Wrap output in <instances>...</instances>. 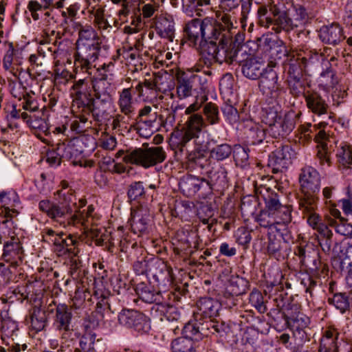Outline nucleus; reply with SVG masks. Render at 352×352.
Listing matches in <instances>:
<instances>
[{
	"instance_id": "obj_27",
	"label": "nucleus",
	"mask_w": 352,
	"mask_h": 352,
	"mask_svg": "<svg viewBox=\"0 0 352 352\" xmlns=\"http://www.w3.org/2000/svg\"><path fill=\"white\" fill-rule=\"evenodd\" d=\"M135 292L140 299L147 303H154L162 300L161 292L156 291L150 283L141 282L137 284Z\"/></svg>"
},
{
	"instance_id": "obj_63",
	"label": "nucleus",
	"mask_w": 352,
	"mask_h": 352,
	"mask_svg": "<svg viewBox=\"0 0 352 352\" xmlns=\"http://www.w3.org/2000/svg\"><path fill=\"white\" fill-rule=\"evenodd\" d=\"M265 209L269 212L274 213L284 204H281L279 196L276 193H270L265 198Z\"/></svg>"
},
{
	"instance_id": "obj_34",
	"label": "nucleus",
	"mask_w": 352,
	"mask_h": 352,
	"mask_svg": "<svg viewBox=\"0 0 352 352\" xmlns=\"http://www.w3.org/2000/svg\"><path fill=\"white\" fill-rule=\"evenodd\" d=\"M154 109L149 105H144L139 110L137 120L144 124L146 127L154 128L157 118V113Z\"/></svg>"
},
{
	"instance_id": "obj_53",
	"label": "nucleus",
	"mask_w": 352,
	"mask_h": 352,
	"mask_svg": "<svg viewBox=\"0 0 352 352\" xmlns=\"http://www.w3.org/2000/svg\"><path fill=\"white\" fill-rule=\"evenodd\" d=\"M135 114L131 113H120L113 118L112 128L113 129L120 127H126L131 121L134 120Z\"/></svg>"
},
{
	"instance_id": "obj_44",
	"label": "nucleus",
	"mask_w": 352,
	"mask_h": 352,
	"mask_svg": "<svg viewBox=\"0 0 352 352\" xmlns=\"http://www.w3.org/2000/svg\"><path fill=\"white\" fill-rule=\"evenodd\" d=\"M173 352H196L193 342L184 337H179L171 342Z\"/></svg>"
},
{
	"instance_id": "obj_1",
	"label": "nucleus",
	"mask_w": 352,
	"mask_h": 352,
	"mask_svg": "<svg viewBox=\"0 0 352 352\" xmlns=\"http://www.w3.org/2000/svg\"><path fill=\"white\" fill-rule=\"evenodd\" d=\"M57 203L49 200L39 202V209L63 227L83 223L84 217L76 208V198L74 195L67 192H58V198H55Z\"/></svg>"
},
{
	"instance_id": "obj_42",
	"label": "nucleus",
	"mask_w": 352,
	"mask_h": 352,
	"mask_svg": "<svg viewBox=\"0 0 352 352\" xmlns=\"http://www.w3.org/2000/svg\"><path fill=\"white\" fill-rule=\"evenodd\" d=\"M340 333L335 329H327L322 338L320 340L319 348H329L339 346L340 342H338Z\"/></svg>"
},
{
	"instance_id": "obj_38",
	"label": "nucleus",
	"mask_w": 352,
	"mask_h": 352,
	"mask_svg": "<svg viewBox=\"0 0 352 352\" xmlns=\"http://www.w3.org/2000/svg\"><path fill=\"white\" fill-rule=\"evenodd\" d=\"M72 313L66 305H58L56 309L55 322L57 329H65L71 325Z\"/></svg>"
},
{
	"instance_id": "obj_30",
	"label": "nucleus",
	"mask_w": 352,
	"mask_h": 352,
	"mask_svg": "<svg viewBox=\"0 0 352 352\" xmlns=\"http://www.w3.org/2000/svg\"><path fill=\"white\" fill-rule=\"evenodd\" d=\"M279 13V10L276 5H261L257 10L258 23L261 26L269 28L273 24V17H276Z\"/></svg>"
},
{
	"instance_id": "obj_56",
	"label": "nucleus",
	"mask_w": 352,
	"mask_h": 352,
	"mask_svg": "<svg viewBox=\"0 0 352 352\" xmlns=\"http://www.w3.org/2000/svg\"><path fill=\"white\" fill-rule=\"evenodd\" d=\"M249 149L241 146H236L233 151V157L236 166H244L249 159Z\"/></svg>"
},
{
	"instance_id": "obj_16",
	"label": "nucleus",
	"mask_w": 352,
	"mask_h": 352,
	"mask_svg": "<svg viewBox=\"0 0 352 352\" xmlns=\"http://www.w3.org/2000/svg\"><path fill=\"white\" fill-rule=\"evenodd\" d=\"M64 235L63 233L56 234L54 240H52V243L54 245V251L58 256H64L67 253L76 255L78 252L76 247L78 241L71 235L63 238Z\"/></svg>"
},
{
	"instance_id": "obj_48",
	"label": "nucleus",
	"mask_w": 352,
	"mask_h": 352,
	"mask_svg": "<svg viewBox=\"0 0 352 352\" xmlns=\"http://www.w3.org/2000/svg\"><path fill=\"white\" fill-rule=\"evenodd\" d=\"M5 45L8 46V50L3 58V67L6 72L16 77L17 69L12 64L14 50L12 43H5Z\"/></svg>"
},
{
	"instance_id": "obj_60",
	"label": "nucleus",
	"mask_w": 352,
	"mask_h": 352,
	"mask_svg": "<svg viewBox=\"0 0 352 352\" xmlns=\"http://www.w3.org/2000/svg\"><path fill=\"white\" fill-rule=\"evenodd\" d=\"M204 113L210 124H214L219 122L218 108L214 104L207 103L204 107Z\"/></svg>"
},
{
	"instance_id": "obj_19",
	"label": "nucleus",
	"mask_w": 352,
	"mask_h": 352,
	"mask_svg": "<svg viewBox=\"0 0 352 352\" xmlns=\"http://www.w3.org/2000/svg\"><path fill=\"white\" fill-rule=\"evenodd\" d=\"M304 98L307 108L314 114L322 116L328 113L329 105L318 92L307 91L304 93Z\"/></svg>"
},
{
	"instance_id": "obj_40",
	"label": "nucleus",
	"mask_w": 352,
	"mask_h": 352,
	"mask_svg": "<svg viewBox=\"0 0 352 352\" xmlns=\"http://www.w3.org/2000/svg\"><path fill=\"white\" fill-rule=\"evenodd\" d=\"M336 157L340 165L350 168L352 165V146L346 144H341L338 148Z\"/></svg>"
},
{
	"instance_id": "obj_22",
	"label": "nucleus",
	"mask_w": 352,
	"mask_h": 352,
	"mask_svg": "<svg viewBox=\"0 0 352 352\" xmlns=\"http://www.w3.org/2000/svg\"><path fill=\"white\" fill-rule=\"evenodd\" d=\"M319 36L323 43L336 45L344 39L343 30L338 23L322 26Z\"/></svg>"
},
{
	"instance_id": "obj_26",
	"label": "nucleus",
	"mask_w": 352,
	"mask_h": 352,
	"mask_svg": "<svg viewBox=\"0 0 352 352\" xmlns=\"http://www.w3.org/2000/svg\"><path fill=\"white\" fill-rule=\"evenodd\" d=\"M109 102H103L101 99L89 98L87 104L82 105V113L89 114L91 113L96 121L100 122L107 116V104Z\"/></svg>"
},
{
	"instance_id": "obj_51",
	"label": "nucleus",
	"mask_w": 352,
	"mask_h": 352,
	"mask_svg": "<svg viewBox=\"0 0 352 352\" xmlns=\"http://www.w3.org/2000/svg\"><path fill=\"white\" fill-rule=\"evenodd\" d=\"M291 206L284 204L279 209L275 211L274 217L276 224H287L292 221Z\"/></svg>"
},
{
	"instance_id": "obj_45",
	"label": "nucleus",
	"mask_w": 352,
	"mask_h": 352,
	"mask_svg": "<svg viewBox=\"0 0 352 352\" xmlns=\"http://www.w3.org/2000/svg\"><path fill=\"white\" fill-rule=\"evenodd\" d=\"M293 150L289 145H282L272 152V158L274 163L283 166L285 164L286 160L292 158Z\"/></svg>"
},
{
	"instance_id": "obj_39",
	"label": "nucleus",
	"mask_w": 352,
	"mask_h": 352,
	"mask_svg": "<svg viewBox=\"0 0 352 352\" xmlns=\"http://www.w3.org/2000/svg\"><path fill=\"white\" fill-rule=\"evenodd\" d=\"M272 25H273L272 29L276 32H280L281 30L288 32L294 29L288 12H279L276 17H273Z\"/></svg>"
},
{
	"instance_id": "obj_49",
	"label": "nucleus",
	"mask_w": 352,
	"mask_h": 352,
	"mask_svg": "<svg viewBox=\"0 0 352 352\" xmlns=\"http://www.w3.org/2000/svg\"><path fill=\"white\" fill-rule=\"evenodd\" d=\"M286 94V89L282 85L281 82L278 80L268 91H267V92L265 93L264 96L275 101L279 102L285 99Z\"/></svg>"
},
{
	"instance_id": "obj_7",
	"label": "nucleus",
	"mask_w": 352,
	"mask_h": 352,
	"mask_svg": "<svg viewBox=\"0 0 352 352\" xmlns=\"http://www.w3.org/2000/svg\"><path fill=\"white\" fill-rule=\"evenodd\" d=\"M205 126L206 124L200 114H191L185 124L181 140L177 142L179 151L183 152L186 144L190 140L198 138L199 133Z\"/></svg>"
},
{
	"instance_id": "obj_37",
	"label": "nucleus",
	"mask_w": 352,
	"mask_h": 352,
	"mask_svg": "<svg viewBox=\"0 0 352 352\" xmlns=\"http://www.w3.org/2000/svg\"><path fill=\"white\" fill-rule=\"evenodd\" d=\"M109 88L110 83L105 78L95 79L93 82L95 98L101 99L103 102H109L111 100Z\"/></svg>"
},
{
	"instance_id": "obj_61",
	"label": "nucleus",
	"mask_w": 352,
	"mask_h": 352,
	"mask_svg": "<svg viewBox=\"0 0 352 352\" xmlns=\"http://www.w3.org/2000/svg\"><path fill=\"white\" fill-rule=\"evenodd\" d=\"M309 323V318L302 313L298 316H295V317L291 320V326L296 327L298 333H302V336L305 333L303 329L307 327Z\"/></svg>"
},
{
	"instance_id": "obj_2",
	"label": "nucleus",
	"mask_w": 352,
	"mask_h": 352,
	"mask_svg": "<svg viewBox=\"0 0 352 352\" xmlns=\"http://www.w3.org/2000/svg\"><path fill=\"white\" fill-rule=\"evenodd\" d=\"M221 36L217 43H208L203 50V54L210 61L230 65L236 60L239 43L232 41L231 32H226V35Z\"/></svg>"
},
{
	"instance_id": "obj_28",
	"label": "nucleus",
	"mask_w": 352,
	"mask_h": 352,
	"mask_svg": "<svg viewBox=\"0 0 352 352\" xmlns=\"http://www.w3.org/2000/svg\"><path fill=\"white\" fill-rule=\"evenodd\" d=\"M155 29L161 37L173 41L175 28L174 21L170 16L160 15L155 23Z\"/></svg>"
},
{
	"instance_id": "obj_11",
	"label": "nucleus",
	"mask_w": 352,
	"mask_h": 352,
	"mask_svg": "<svg viewBox=\"0 0 352 352\" xmlns=\"http://www.w3.org/2000/svg\"><path fill=\"white\" fill-rule=\"evenodd\" d=\"M202 34L201 43H217L221 35L230 32L227 29H223L222 25L212 17H206L202 21Z\"/></svg>"
},
{
	"instance_id": "obj_35",
	"label": "nucleus",
	"mask_w": 352,
	"mask_h": 352,
	"mask_svg": "<svg viewBox=\"0 0 352 352\" xmlns=\"http://www.w3.org/2000/svg\"><path fill=\"white\" fill-rule=\"evenodd\" d=\"M202 21L200 19H193L186 24L184 28L188 38L195 44L201 39Z\"/></svg>"
},
{
	"instance_id": "obj_4",
	"label": "nucleus",
	"mask_w": 352,
	"mask_h": 352,
	"mask_svg": "<svg viewBox=\"0 0 352 352\" xmlns=\"http://www.w3.org/2000/svg\"><path fill=\"white\" fill-rule=\"evenodd\" d=\"M225 326L214 320H202L194 318L186 323L182 329L183 337L195 341L201 340L204 338L208 337L210 334L215 333L222 334L225 333Z\"/></svg>"
},
{
	"instance_id": "obj_25",
	"label": "nucleus",
	"mask_w": 352,
	"mask_h": 352,
	"mask_svg": "<svg viewBox=\"0 0 352 352\" xmlns=\"http://www.w3.org/2000/svg\"><path fill=\"white\" fill-rule=\"evenodd\" d=\"M88 81L86 79L75 80L72 86L73 97L72 107L80 109L82 105L87 104L89 101L90 94L87 93Z\"/></svg>"
},
{
	"instance_id": "obj_54",
	"label": "nucleus",
	"mask_w": 352,
	"mask_h": 352,
	"mask_svg": "<svg viewBox=\"0 0 352 352\" xmlns=\"http://www.w3.org/2000/svg\"><path fill=\"white\" fill-rule=\"evenodd\" d=\"M314 249L309 246L298 245L294 250V254L298 256L300 263L305 265L310 263L312 254H314Z\"/></svg>"
},
{
	"instance_id": "obj_32",
	"label": "nucleus",
	"mask_w": 352,
	"mask_h": 352,
	"mask_svg": "<svg viewBox=\"0 0 352 352\" xmlns=\"http://www.w3.org/2000/svg\"><path fill=\"white\" fill-rule=\"evenodd\" d=\"M287 243L281 236L270 237L267 252L270 256H274L277 260L284 258Z\"/></svg>"
},
{
	"instance_id": "obj_59",
	"label": "nucleus",
	"mask_w": 352,
	"mask_h": 352,
	"mask_svg": "<svg viewBox=\"0 0 352 352\" xmlns=\"http://www.w3.org/2000/svg\"><path fill=\"white\" fill-rule=\"evenodd\" d=\"M95 335L92 333H87L84 335L80 340L79 348L81 352H94L96 351L94 349Z\"/></svg>"
},
{
	"instance_id": "obj_6",
	"label": "nucleus",
	"mask_w": 352,
	"mask_h": 352,
	"mask_svg": "<svg viewBox=\"0 0 352 352\" xmlns=\"http://www.w3.org/2000/svg\"><path fill=\"white\" fill-rule=\"evenodd\" d=\"M100 51V43L96 41L85 44L76 45L75 64L85 72L91 68V63L98 59Z\"/></svg>"
},
{
	"instance_id": "obj_58",
	"label": "nucleus",
	"mask_w": 352,
	"mask_h": 352,
	"mask_svg": "<svg viewBox=\"0 0 352 352\" xmlns=\"http://www.w3.org/2000/svg\"><path fill=\"white\" fill-rule=\"evenodd\" d=\"M256 221L263 228H271L276 224L274 213L269 212L266 209L260 212L256 217Z\"/></svg>"
},
{
	"instance_id": "obj_43",
	"label": "nucleus",
	"mask_w": 352,
	"mask_h": 352,
	"mask_svg": "<svg viewBox=\"0 0 352 352\" xmlns=\"http://www.w3.org/2000/svg\"><path fill=\"white\" fill-rule=\"evenodd\" d=\"M278 80V74L275 71L266 69L259 81L260 91L264 95Z\"/></svg>"
},
{
	"instance_id": "obj_55",
	"label": "nucleus",
	"mask_w": 352,
	"mask_h": 352,
	"mask_svg": "<svg viewBox=\"0 0 352 352\" xmlns=\"http://www.w3.org/2000/svg\"><path fill=\"white\" fill-rule=\"evenodd\" d=\"M79 38L76 42V45L80 44L89 43L96 41H99L95 31L90 27L81 28L79 31Z\"/></svg>"
},
{
	"instance_id": "obj_41",
	"label": "nucleus",
	"mask_w": 352,
	"mask_h": 352,
	"mask_svg": "<svg viewBox=\"0 0 352 352\" xmlns=\"http://www.w3.org/2000/svg\"><path fill=\"white\" fill-rule=\"evenodd\" d=\"M46 314L38 307H34L30 316L31 327L38 332L43 330L46 325Z\"/></svg>"
},
{
	"instance_id": "obj_5",
	"label": "nucleus",
	"mask_w": 352,
	"mask_h": 352,
	"mask_svg": "<svg viewBox=\"0 0 352 352\" xmlns=\"http://www.w3.org/2000/svg\"><path fill=\"white\" fill-rule=\"evenodd\" d=\"M165 158L166 153L162 146H151L128 150L123 160L126 163L147 168L162 163Z\"/></svg>"
},
{
	"instance_id": "obj_33",
	"label": "nucleus",
	"mask_w": 352,
	"mask_h": 352,
	"mask_svg": "<svg viewBox=\"0 0 352 352\" xmlns=\"http://www.w3.org/2000/svg\"><path fill=\"white\" fill-rule=\"evenodd\" d=\"M118 106L120 113H135L131 88L123 89L119 93Z\"/></svg>"
},
{
	"instance_id": "obj_24",
	"label": "nucleus",
	"mask_w": 352,
	"mask_h": 352,
	"mask_svg": "<svg viewBox=\"0 0 352 352\" xmlns=\"http://www.w3.org/2000/svg\"><path fill=\"white\" fill-rule=\"evenodd\" d=\"M207 180L208 184V190H212L213 186L217 188H225L228 184V170L225 166L221 164L213 166L208 172Z\"/></svg>"
},
{
	"instance_id": "obj_29",
	"label": "nucleus",
	"mask_w": 352,
	"mask_h": 352,
	"mask_svg": "<svg viewBox=\"0 0 352 352\" xmlns=\"http://www.w3.org/2000/svg\"><path fill=\"white\" fill-rule=\"evenodd\" d=\"M153 78L155 84L156 91L165 94L173 90L175 86L173 78L166 71L153 73Z\"/></svg>"
},
{
	"instance_id": "obj_8",
	"label": "nucleus",
	"mask_w": 352,
	"mask_h": 352,
	"mask_svg": "<svg viewBox=\"0 0 352 352\" xmlns=\"http://www.w3.org/2000/svg\"><path fill=\"white\" fill-rule=\"evenodd\" d=\"M320 182V173L314 168L305 166L301 169L299 175L301 193L318 194Z\"/></svg>"
},
{
	"instance_id": "obj_17",
	"label": "nucleus",
	"mask_w": 352,
	"mask_h": 352,
	"mask_svg": "<svg viewBox=\"0 0 352 352\" xmlns=\"http://www.w3.org/2000/svg\"><path fill=\"white\" fill-rule=\"evenodd\" d=\"M120 324L126 328H134L137 331L143 330L144 316L135 310H122L118 315Z\"/></svg>"
},
{
	"instance_id": "obj_15",
	"label": "nucleus",
	"mask_w": 352,
	"mask_h": 352,
	"mask_svg": "<svg viewBox=\"0 0 352 352\" xmlns=\"http://www.w3.org/2000/svg\"><path fill=\"white\" fill-rule=\"evenodd\" d=\"M179 186L184 195L192 197L200 190L207 191L208 184L204 178L188 175L181 179Z\"/></svg>"
},
{
	"instance_id": "obj_20",
	"label": "nucleus",
	"mask_w": 352,
	"mask_h": 352,
	"mask_svg": "<svg viewBox=\"0 0 352 352\" xmlns=\"http://www.w3.org/2000/svg\"><path fill=\"white\" fill-rule=\"evenodd\" d=\"M266 69L264 62L256 57L248 58L242 64L243 74L251 80L261 78Z\"/></svg>"
},
{
	"instance_id": "obj_57",
	"label": "nucleus",
	"mask_w": 352,
	"mask_h": 352,
	"mask_svg": "<svg viewBox=\"0 0 352 352\" xmlns=\"http://www.w3.org/2000/svg\"><path fill=\"white\" fill-rule=\"evenodd\" d=\"M250 302L259 313L263 314L267 311V307L264 303L263 296L259 291L253 290L250 293Z\"/></svg>"
},
{
	"instance_id": "obj_9",
	"label": "nucleus",
	"mask_w": 352,
	"mask_h": 352,
	"mask_svg": "<svg viewBox=\"0 0 352 352\" xmlns=\"http://www.w3.org/2000/svg\"><path fill=\"white\" fill-rule=\"evenodd\" d=\"M129 223L134 234L140 236L148 233L151 226L149 210L142 206L132 209Z\"/></svg>"
},
{
	"instance_id": "obj_36",
	"label": "nucleus",
	"mask_w": 352,
	"mask_h": 352,
	"mask_svg": "<svg viewBox=\"0 0 352 352\" xmlns=\"http://www.w3.org/2000/svg\"><path fill=\"white\" fill-rule=\"evenodd\" d=\"M291 23L294 28L302 27L308 20L309 16L306 8L301 5L294 6L292 10L288 12Z\"/></svg>"
},
{
	"instance_id": "obj_46",
	"label": "nucleus",
	"mask_w": 352,
	"mask_h": 352,
	"mask_svg": "<svg viewBox=\"0 0 352 352\" xmlns=\"http://www.w3.org/2000/svg\"><path fill=\"white\" fill-rule=\"evenodd\" d=\"M281 312L287 327L290 328L291 320L294 318L295 316H298L300 314V306L298 304L291 302L285 304L283 306Z\"/></svg>"
},
{
	"instance_id": "obj_64",
	"label": "nucleus",
	"mask_w": 352,
	"mask_h": 352,
	"mask_svg": "<svg viewBox=\"0 0 352 352\" xmlns=\"http://www.w3.org/2000/svg\"><path fill=\"white\" fill-rule=\"evenodd\" d=\"M28 124L30 127L34 129H37L40 132L44 133L45 135L49 133L48 124L45 118H38V116H33L28 120Z\"/></svg>"
},
{
	"instance_id": "obj_62",
	"label": "nucleus",
	"mask_w": 352,
	"mask_h": 352,
	"mask_svg": "<svg viewBox=\"0 0 352 352\" xmlns=\"http://www.w3.org/2000/svg\"><path fill=\"white\" fill-rule=\"evenodd\" d=\"M56 150L58 151V155L60 156L62 159L72 160L74 155V146L71 143L60 142L56 144Z\"/></svg>"
},
{
	"instance_id": "obj_3",
	"label": "nucleus",
	"mask_w": 352,
	"mask_h": 352,
	"mask_svg": "<svg viewBox=\"0 0 352 352\" xmlns=\"http://www.w3.org/2000/svg\"><path fill=\"white\" fill-rule=\"evenodd\" d=\"M297 116L294 112L284 115L274 110H270L263 117V122L269 126L272 136L278 138L289 135L295 128Z\"/></svg>"
},
{
	"instance_id": "obj_50",
	"label": "nucleus",
	"mask_w": 352,
	"mask_h": 352,
	"mask_svg": "<svg viewBox=\"0 0 352 352\" xmlns=\"http://www.w3.org/2000/svg\"><path fill=\"white\" fill-rule=\"evenodd\" d=\"M329 302L333 305L341 313H344L350 307L349 297L346 293L336 294L332 298H329Z\"/></svg>"
},
{
	"instance_id": "obj_31",
	"label": "nucleus",
	"mask_w": 352,
	"mask_h": 352,
	"mask_svg": "<svg viewBox=\"0 0 352 352\" xmlns=\"http://www.w3.org/2000/svg\"><path fill=\"white\" fill-rule=\"evenodd\" d=\"M243 134L248 145L261 144L265 138V131L251 122L245 126Z\"/></svg>"
},
{
	"instance_id": "obj_13",
	"label": "nucleus",
	"mask_w": 352,
	"mask_h": 352,
	"mask_svg": "<svg viewBox=\"0 0 352 352\" xmlns=\"http://www.w3.org/2000/svg\"><path fill=\"white\" fill-rule=\"evenodd\" d=\"M314 140L317 143V157L320 160V164L327 163L329 166H331L330 154L335 141L324 130L319 131L315 135Z\"/></svg>"
},
{
	"instance_id": "obj_52",
	"label": "nucleus",
	"mask_w": 352,
	"mask_h": 352,
	"mask_svg": "<svg viewBox=\"0 0 352 352\" xmlns=\"http://www.w3.org/2000/svg\"><path fill=\"white\" fill-rule=\"evenodd\" d=\"M19 249V239L15 236H12L11 239L8 241H5L3 245V257L8 261L13 255L16 254V251Z\"/></svg>"
},
{
	"instance_id": "obj_12",
	"label": "nucleus",
	"mask_w": 352,
	"mask_h": 352,
	"mask_svg": "<svg viewBox=\"0 0 352 352\" xmlns=\"http://www.w3.org/2000/svg\"><path fill=\"white\" fill-rule=\"evenodd\" d=\"M17 330V325L14 321L10 320H1V341L6 346H1V352H20L21 348L18 343L14 342V336Z\"/></svg>"
},
{
	"instance_id": "obj_18",
	"label": "nucleus",
	"mask_w": 352,
	"mask_h": 352,
	"mask_svg": "<svg viewBox=\"0 0 352 352\" xmlns=\"http://www.w3.org/2000/svg\"><path fill=\"white\" fill-rule=\"evenodd\" d=\"M197 311L194 313L197 318L202 320H212L216 316L219 309V303L211 298H201L197 303Z\"/></svg>"
},
{
	"instance_id": "obj_10",
	"label": "nucleus",
	"mask_w": 352,
	"mask_h": 352,
	"mask_svg": "<svg viewBox=\"0 0 352 352\" xmlns=\"http://www.w3.org/2000/svg\"><path fill=\"white\" fill-rule=\"evenodd\" d=\"M318 197V194L302 193L298 200L299 210L303 217L307 219L309 226H316V220L320 217L317 214Z\"/></svg>"
},
{
	"instance_id": "obj_23",
	"label": "nucleus",
	"mask_w": 352,
	"mask_h": 352,
	"mask_svg": "<svg viewBox=\"0 0 352 352\" xmlns=\"http://www.w3.org/2000/svg\"><path fill=\"white\" fill-rule=\"evenodd\" d=\"M175 240L181 250H188L193 248L197 250L199 246V236L197 232L192 230L181 229L177 231Z\"/></svg>"
},
{
	"instance_id": "obj_21",
	"label": "nucleus",
	"mask_w": 352,
	"mask_h": 352,
	"mask_svg": "<svg viewBox=\"0 0 352 352\" xmlns=\"http://www.w3.org/2000/svg\"><path fill=\"white\" fill-rule=\"evenodd\" d=\"M19 202V197L16 192L9 191L8 192H1V217L3 216L6 220L1 221L2 223H6L10 221L14 217L18 214L16 209L13 208L15 204Z\"/></svg>"
},
{
	"instance_id": "obj_47",
	"label": "nucleus",
	"mask_w": 352,
	"mask_h": 352,
	"mask_svg": "<svg viewBox=\"0 0 352 352\" xmlns=\"http://www.w3.org/2000/svg\"><path fill=\"white\" fill-rule=\"evenodd\" d=\"M232 152V147L228 144H221L210 150V157L217 161L227 159Z\"/></svg>"
},
{
	"instance_id": "obj_14",
	"label": "nucleus",
	"mask_w": 352,
	"mask_h": 352,
	"mask_svg": "<svg viewBox=\"0 0 352 352\" xmlns=\"http://www.w3.org/2000/svg\"><path fill=\"white\" fill-rule=\"evenodd\" d=\"M175 78L176 80L177 98L184 99L190 96L193 89V81L196 78V75L188 74L178 68L175 72Z\"/></svg>"
}]
</instances>
